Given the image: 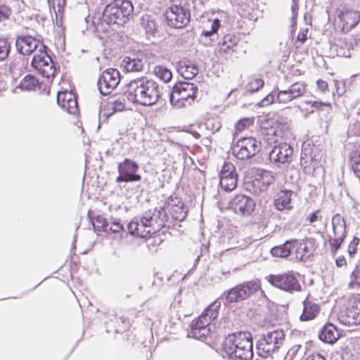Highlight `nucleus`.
<instances>
[{"label": "nucleus", "instance_id": "nucleus-10", "mask_svg": "<svg viewBox=\"0 0 360 360\" xmlns=\"http://www.w3.org/2000/svg\"><path fill=\"white\" fill-rule=\"evenodd\" d=\"M321 149L311 141H305L302 144L300 165L304 172L310 174L314 170L321 158Z\"/></svg>", "mask_w": 360, "mask_h": 360}, {"label": "nucleus", "instance_id": "nucleus-3", "mask_svg": "<svg viewBox=\"0 0 360 360\" xmlns=\"http://www.w3.org/2000/svg\"><path fill=\"white\" fill-rule=\"evenodd\" d=\"M134 11V6L129 0H114L107 4L102 15L94 20L98 32H107L110 25H123Z\"/></svg>", "mask_w": 360, "mask_h": 360}, {"label": "nucleus", "instance_id": "nucleus-46", "mask_svg": "<svg viewBox=\"0 0 360 360\" xmlns=\"http://www.w3.org/2000/svg\"><path fill=\"white\" fill-rule=\"evenodd\" d=\"M264 84V82L263 79L260 78H255L248 83L245 88L247 91H250V93H254L263 87Z\"/></svg>", "mask_w": 360, "mask_h": 360}, {"label": "nucleus", "instance_id": "nucleus-17", "mask_svg": "<svg viewBox=\"0 0 360 360\" xmlns=\"http://www.w3.org/2000/svg\"><path fill=\"white\" fill-rule=\"evenodd\" d=\"M15 45L18 51L23 56L30 55L34 51H37V49H41V50L47 49V46L39 40L31 36H20L17 37Z\"/></svg>", "mask_w": 360, "mask_h": 360}, {"label": "nucleus", "instance_id": "nucleus-43", "mask_svg": "<svg viewBox=\"0 0 360 360\" xmlns=\"http://www.w3.org/2000/svg\"><path fill=\"white\" fill-rule=\"evenodd\" d=\"M92 224L96 231H107L108 230L109 221L100 215L93 219Z\"/></svg>", "mask_w": 360, "mask_h": 360}, {"label": "nucleus", "instance_id": "nucleus-42", "mask_svg": "<svg viewBox=\"0 0 360 360\" xmlns=\"http://www.w3.org/2000/svg\"><path fill=\"white\" fill-rule=\"evenodd\" d=\"M237 176L235 166L231 162H224L220 172V179Z\"/></svg>", "mask_w": 360, "mask_h": 360}, {"label": "nucleus", "instance_id": "nucleus-50", "mask_svg": "<svg viewBox=\"0 0 360 360\" xmlns=\"http://www.w3.org/2000/svg\"><path fill=\"white\" fill-rule=\"evenodd\" d=\"M11 15L12 10L8 6L5 4L0 6V23L4 25Z\"/></svg>", "mask_w": 360, "mask_h": 360}, {"label": "nucleus", "instance_id": "nucleus-37", "mask_svg": "<svg viewBox=\"0 0 360 360\" xmlns=\"http://www.w3.org/2000/svg\"><path fill=\"white\" fill-rule=\"evenodd\" d=\"M294 100L302 96L306 92V84L303 82H297L288 88Z\"/></svg>", "mask_w": 360, "mask_h": 360}, {"label": "nucleus", "instance_id": "nucleus-16", "mask_svg": "<svg viewBox=\"0 0 360 360\" xmlns=\"http://www.w3.org/2000/svg\"><path fill=\"white\" fill-rule=\"evenodd\" d=\"M229 207L237 214L249 216L255 209V202L250 196L238 194L230 200Z\"/></svg>", "mask_w": 360, "mask_h": 360}, {"label": "nucleus", "instance_id": "nucleus-23", "mask_svg": "<svg viewBox=\"0 0 360 360\" xmlns=\"http://www.w3.org/2000/svg\"><path fill=\"white\" fill-rule=\"evenodd\" d=\"M293 100V96H291L288 89L281 90L269 94L259 103V105L264 107L276 102L287 104Z\"/></svg>", "mask_w": 360, "mask_h": 360}, {"label": "nucleus", "instance_id": "nucleus-9", "mask_svg": "<svg viewBox=\"0 0 360 360\" xmlns=\"http://www.w3.org/2000/svg\"><path fill=\"white\" fill-rule=\"evenodd\" d=\"M297 275V274L293 271H288L283 274H270L266 277V279L274 287L293 293L302 290V285Z\"/></svg>", "mask_w": 360, "mask_h": 360}, {"label": "nucleus", "instance_id": "nucleus-34", "mask_svg": "<svg viewBox=\"0 0 360 360\" xmlns=\"http://www.w3.org/2000/svg\"><path fill=\"white\" fill-rule=\"evenodd\" d=\"M39 84L38 79L34 76L27 75L20 81L18 87L22 90L32 91L34 90Z\"/></svg>", "mask_w": 360, "mask_h": 360}, {"label": "nucleus", "instance_id": "nucleus-64", "mask_svg": "<svg viewBox=\"0 0 360 360\" xmlns=\"http://www.w3.org/2000/svg\"><path fill=\"white\" fill-rule=\"evenodd\" d=\"M214 34H215V33L211 32V29L210 30H203V31L202 32V35H203L206 37H210L213 36Z\"/></svg>", "mask_w": 360, "mask_h": 360}, {"label": "nucleus", "instance_id": "nucleus-6", "mask_svg": "<svg viewBox=\"0 0 360 360\" xmlns=\"http://www.w3.org/2000/svg\"><path fill=\"white\" fill-rule=\"evenodd\" d=\"M260 283L257 280L243 282L224 291L220 299L225 300L224 304L240 302L260 290Z\"/></svg>", "mask_w": 360, "mask_h": 360}, {"label": "nucleus", "instance_id": "nucleus-59", "mask_svg": "<svg viewBox=\"0 0 360 360\" xmlns=\"http://www.w3.org/2000/svg\"><path fill=\"white\" fill-rule=\"evenodd\" d=\"M336 87V92L339 96L342 95L345 92L344 84L338 81H334Z\"/></svg>", "mask_w": 360, "mask_h": 360}, {"label": "nucleus", "instance_id": "nucleus-44", "mask_svg": "<svg viewBox=\"0 0 360 360\" xmlns=\"http://www.w3.org/2000/svg\"><path fill=\"white\" fill-rule=\"evenodd\" d=\"M350 167L352 171L357 175L360 172V152L352 151L350 154Z\"/></svg>", "mask_w": 360, "mask_h": 360}, {"label": "nucleus", "instance_id": "nucleus-49", "mask_svg": "<svg viewBox=\"0 0 360 360\" xmlns=\"http://www.w3.org/2000/svg\"><path fill=\"white\" fill-rule=\"evenodd\" d=\"M360 239L354 236L352 240L348 245L347 252L350 259H353L355 257L357 254L358 245H359Z\"/></svg>", "mask_w": 360, "mask_h": 360}, {"label": "nucleus", "instance_id": "nucleus-48", "mask_svg": "<svg viewBox=\"0 0 360 360\" xmlns=\"http://www.w3.org/2000/svg\"><path fill=\"white\" fill-rule=\"evenodd\" d=\"M11 46L6 39L0 38V60H3L7 58Z\"/></svg>", "mask_w": 360, "mask_h": 360}, {"label": "nucleus", "instance_id": "nucleus-41", "mask_svg": "<svg viewBox=\"0 0 360 360\" xmlns=\"http://www.w3.org/2000/svg\"><path fill=\"white\" fill-rule=\"evenodd\" d=\"M108 108L109 110H111L110 114H113L116 112L122 111L125 108V102L123 98H118L117 99H112L108 103Z\"/></svg>", "mask_w": 360, "mask_h": 360}, {"label": "nucleus", "instance_id": "nucleus-60", "mask_svg": "<svg viewBox=\"0 0 360 360\" xmlns=\"http://www.w3.org/2000/svg\"><path fill=\"white\" fill-rule=\"evenodd\" d=\"M335 264L338 267H342L347 265L346 259L344 256L340 255L335 259Z\"/></svg>", "mask_w": 360, "mask_h": 360}, {"label": "nucleus", "instance_id": "nucleus-53", "mask_svg": "<svg viewBox=\"0 0 360 360\" xmlns=\"http://www.w3.org/2000/svg\"><path fill=\"white\" fill-rule=\"evenodd\" d=\"M108 229L112 233H118L124 229V226L119 220H113L109 222Z\"/></svg>", "mask_w": 360, "mask_h": 360}, {"label": "nucleus", "instance_id": "nucleus-51", "mask_svg": "<svg viewBox=\"0 0 360 360\" xmlns=\"http://www.w3.org/2000/svg\"><path fill=\"white\" fill-rule=\"evenodd\" d=\"M252 124V120L250 118H243L240 120L236 124V129L238 131H242L245 129Z\"/></svg>", "mask_w": 360, "mask_h": 360}, {"label": "nucleus", "instance_id": "nucleus-32", "mask_svg": "<svg viewBox=\"0 0 360 360\" xmlns=\"http://www.w3.org/2000/svg\"><path fill=\"white\" fill-rule=\"evenodd\" d=\"M239 39L233 34H227L224 36L221 41L219 42L220 51L228 53L229 50L233 48L238 43Z\"/></svg>", "mask_w": 360, "mask_h": 360}, {"label": "nucleus", "instance_id": "nucleus-29", "mask_svg": "<svg viewBox=\"0 0 360 360\" xmlns=\"http://www.w3.org/2000/svg\"><path fill=\"white\" fill-rule=\"evenodd\" d=\"M63 94H58L57 95V103L64 110H65L68 113L74 115L78 110L77 102L75 98V96L69 94V98L65 100V95L64 98H62Z\"/></svg>", "mask_w": 360, "mask_h": 360}, {"label": "nucleus", "instance_id": "nucleus-36", "mask_svg": "<svg viewBox=\"0 0 360 360\" xmlns=\"http://www.w3.org/2000/svg\"><path fill=\"white\" fill-rule=\"evenodd\" d=\"M189 335L199 340L205 341L212 335L211 327L192 328Z\"/></svg>", "mask_w": 360, "mask_h": 360}, {"label": "nucleus", "instance_id": "nucleus-27", "mask_svg": "<svg viewBox=\"0 0 360 360\" xmlns=\"http://www.w3.org/2000/svg\"><path fill=\"white\" fill-rule=\"evenodd\" d=\"M293 251L295 254V259L301 262H307L314 255L313 250H310L307 243L304 240H292Z\"/></svg>", "mask_w": 360, "mask_h": 360}, {"label": "nucleus", "instance_id": "nucleus-35", "mask_svg": "<svg viewBox=\"0 0 360 360\" xmlns=\"http://www.w3.org/2000/svg\"><path fill=\"white\" fill-rule=\"evenodd\" d=\"M220 307L221 302L218 300H216L209 305V307L203 311L202 314L205 315L207 319H210V322H212L217 318Z\"/></svg>", "mask_w": 360, "mask_h": 360}, {"label": "nucleus", "instance_id": "nucleus-8", "mask_svg": "<svg viewBox=\"0 0 360 360\" xmlns=\"http://www.w3.org/2000/svg\"><path fill=\"white\" fill-rule=\"evenodd\" d=\"M260 150L261 143L252 136L240 138L231 146L232 155L240 160L252 158Z\"/></svg>", "mask_w": 360, "mask_h": 360}, {"label": "nucleus", "instance_id": "nucleus-22", "mask_svg": "<svg viewBox=\"0 0 360 360\" xmlns=\"http://www.w3.org/2000/svg\"><path fill=\"white\" fill-rule=\"evenodd\" d=\"M243 331L229 334L223 342V351L230 359H233L239 347Z\"/></svg>", "mask_w": 360, "mask_h": 360}, {"label": "nucleus", "instance_id": "nucleus-4", "mask_svg": "<svg viewBox=\"0 0 360 360\" xmlns=\"http://www.w3.org/2000/svg\"><path fill=\"white\" fill-rule=\"evenodd\" d=\"M198 88L192 82L179 81L169 94L171 105L176 108L191 105L197 98Z\"/></svg>", "mask_w": 360, "mask_h": 360}, {"label": "nucleus", "instance_id": "nucleus-40", "mask_svg": "<svg viewBox=\"0 0 360 360\" xmlns=\"http://www.w3.org/2000/svg\"><path fill=\"white\" fill-rule=\"evenodd\" d=\"M257 180L261 182L263 186L266 188L268 186L274 183V175L272 172L262 169L260 173L257 174Z\"/></svg>", "mask_w": 360, "mask_h": 360}, {"label": "nucleus", "instance_id": "nucleus-54", "mask_svg": "<svg viewBox=\"0 0 360 360\" xmlns=\"http://www.w3.org/2000/svg\"><path fill=\"white\" fill-rule=\"evenodd\" d=\"M290 127V123L287 119L281 118L276 122V128H279L281 131L288 130Z\"/></svg>", "mask_w": 360, "mask_h": 360}, {"label": "nucleus", "instance_id": "nucleus-11", "mask_svg": "<svg viewBox=\"0 0 360 360\" xmlns=\"http://www.w3.org/2000/svg\"><path fill=\"white\" fill-rule=\"evenodd\" d=\"M47 49H38L31 61V66L37 70L44 77H54L56 72V65L47 53Z\"/></svg>", "mask_w": 360, "mask_h": 360}, {"label": "nucleus", "instance_id": "nucleus-61", "mask_svg": "<svg viewBox=\"0 0 360 360\" xmlns=\"http://www.w3.org/2000/svg\"><path fill=\"white\" fill-rule=\"evenodd\" d=\"M319 89L324 92L328 89V83L322 79H319L316 82Z\"/></svg>", "mask_w": 360, "mask_h": 360}, {"label": "nucleus", "instance_id": "nucleus-57", "mask_svg": "<svg viewBox=\"0 0 360 360\" xmlns=\"http://www.w3.org/2000/svg\"><path fill=\"white\" fill-rule=\"evenodd\" d=\"M305 360H327L326 358L320 353H313L307 356Z\"/></svg>", "mask_w": 360, "mask_h": 360}, {"label": "nucleus", "instance_id": "nucleus-15", "mask_svg": "<svg viewBox=\"0 0 360 360\" xmlns=\"http://www.w3.org/2000/svg\"><path fill=\"white\" fill-rule=\"evenodd\" d=\"M293 148L287 143L275 146L269 153L270 161L280 167L281 165L289 164L292 159Z\"/></svg>", "mask_w": 360, "mask_h": 360}, {"label": "nucleus", "instance_id": "nucleus-52", "mask_svg": "<svg viewBox=\"0 0 360 360\" xmlns=\"http://www.w3.org/2000/svg\"><path fill=\"white\" fill-rule=\"evenodd\" d=\"M205 127L207 130H210L212 131V133H214L216 131H218L219 129L221 128V124L219 122L216 121L214 120H208L205 123Z\"/></svg>", "mask_w": 360, "mask_h": 360}, {"label": "nucleus", "instance_id": "nucleus-21", "mask_svg": "<svg viewBox=\"0 0 360 360\" xmlns=\"http://www.w3.org/2000/svg\"><path fill=\"white\" fill-rule=\"evenodd\" d=\"M360 42V39H359ZM358 44L356 39L353 37L340 38L333 45L332 49L336 51L337 56L340 57L349 58L354 46Z\"/></svg>", "mask_w": 360, "mask_h": 360}, {"label": "nucleus", "instance_id": "nucleus-12", "mask_svg": "<svg viewBox=\"0 0 360 360\" xmlns=\"http://www.w3.org/2000/svg\"><path fill=\"white\" fill-rule=\"evenodd\" d=\"M139 170V165L135 161L125 158L123 162L118 164L119 175L115 181L117 183L139 181L141 179V176L138 174Z\"/></svg>", "mask_w": 360, "mask_h": 360}, {"label": "nucleus", "instance_id": "nucleus-26", "mask_svg": "<svg viewBox=\"0 0 360 360\" xmlns=\"http://www.w3.org/2000/svg\"><path fill=\"white\" fill-rule=\"evenodd\" d=\"M318 336L323 342L333 345L340 338V335L333 323H327L319 330Z\"/></svg>", "mask_w": 360, "mask_h": 360}, {"label": "nucleus", "instance_id": "nucleus-33", "mask_svg": "<svg viewBox=\"0 0 360 360\" xmlns=\"http://www.w3.org/2000/svg\"><path fill=\"white\" fill-rule=\"evenodd\" d=\"M141 25L146 34L155 35L157 30L155 17L150 15H144L141 19Z\"/></svg>", "mask_w": 360, "mask_h": 360}, {"label": "nucleus", "instance_id": "nucleus-19", "mask_svg": "<svg viewBox=\"0 0 360 360\" xmlns=\"http://www.w3.org/2000/svg\"><path fill=\"white\" fill-rule=\"evenodd\" d=\"M338 18L342 32L347 33L360 22V11L352 9L342 10L338 14Z\"/></svg>", "mask_w": 360, "mask_h": 360}, {"label": "nucleus", "instance_id": "nucleus-45", "mask_svg": "<svg viewBox=\"0 0 360 360\" xmlns=\"http://www.w3.org/2000/svg\"><path fill=\"white\" fill-rule=\"evenodd\" d=\"M219 184L224 191H231L237 186V177H229L228 179H220Z\"/></svg>", "mask_w": 360, "mask_h": 360}, {"label": "nucleus", "instance_id": "nucleus-31", "mask_svg": "<svg viewBox=\"0 0 360 360\" xmlns=\"http://www.w3.org/2000/svg\"><path fill=\"white\" fill-rule=\"evenodd\" d=\"M292 251V240H290L285 241L283 245L272 248L271 253L274 257H287Z\"/></svg>", "mask_w": 360, "mask_h": 360}, {"label": "nucleus", "instance_id": "nucleus-56", "mask_svg": "<svg viewBox=\"0 0 360 360\" xmlns=\"http://www.w3.org/2000/svg\"><path fill=\"white\" fill-rule=\"evenodd\" d=\"M308 31V28L301 29L297 34V40L304 44L307 39Z\"/></svg>", "mask_w": 360, "mask_h": 360}, {"label": "nucleus", "instance_id": "nucleus-1", "mask_svg": "<svg viewBox=\"0 0 360 360\" xmlns=\"http://www.w3.org/2000/svg\"><path fill=\"white\" fill-rule=\"evenodd\" d=\"M162 90V87L155 80L141 77L128 83L124 95L133 103L151 106L160 98Z\"/></svg>", "mask_w": 360, "mask_h": 360}, {"label": "nucleus", "instance_id": "nucleus-62", "mask_svg": "<svg viewBox=\"0 0 360 360\" xmlns=\"http://www.w3.org/2000/svg\"><path fill=\"white\" fill-rule=\"evenodd\" d=\"M311 106L313 108H316V109H321L322 107L330 108V105L329 103H323V102H319V101H314L312 103V105Z\"/></svg>", "mask_w": 360, "mask_h": 360}, {"label": "nucleus", "instance_id": "nucleus-58", "mask_svg": "<svg viewBox=\"0 0 360 360\" xmlns=\"http://www.w3.org/2000/svg\"><path fill=\"white\" fill-rule=\"evenodd\" d=\"M220 26H221L220 20L218 18H215L212 22L211 32L217 34Z\"/></svg>", "mask_w": 360, "mask_h": 360}, {"label": "nucleus", "instance_id": "nucleus-13", "mask_svg": "<svg viewBox=\"0 0 360 360\" xmlns=\"http://www.w3.org/2000/svg\"><path fill=\"white\" fill-rule=\"evenodd\" d=\"M120 74L115 68H108L100 75L97 85L100 93L106 96L110 94L120 84Z\"/></svg>", "mask_w": 360, "mask_h": 360}, {"label": "nucleus", "instance_id": "nucleus-63", "mask_svg": "<svg viewBox=\"0 0 360 360\" xmlns=\"http://www.w3.org/2000/svg\"><path fill=\"white\" fill-rule=\"evenodd\" d=\"M319 212V210H316L311 213L307 219L306 221H309V223H314L317 221L318 219V213Z\"/></svg>", "mask_w": 360, "mask_h": 360}, {"label": "nucleus", "instance_id": "nucleus-5", "mask_svg": "<svg viewBox=\"0 0 360 360\" xmlns=\"http://www.w3.org/2000/svg\"><path fill=\"white\" fill-rule=\"evenodd\" d=\"M190 7L188 0H172L165 13L168 25L177 29L186 27L191 20Z\"/></svg>", "mask_w": 360, "mask_h": 360}, {"label": "nucleus", "instance_id": "nucleus-18", "mask_svg": "<svg viewBox=\"0 0 360 360\" xmlns=\"http://www.w3.org/2000/svg\"><path fill=\"white\" fill-rule=\"evenodd\" d=\"M344 325L351 326L360 323V299H354L338 318Z\"/></svg>", "mask_w": 360, "mask_h": 360}, {"label": "nucleus", "instance_id": "nucleus-39", "mask_svg": "<svg viewBox=\"0 0 360 360\" xmlns=\"http://www.w3.org/2000/svg\"><path fill=\"white\" fill-rule=\"evenodd\" d=\"M153 73L164 82H168L172 78V72L165 66H155L153 70Z\"/></svg>", "mask_w": 360, "mask_h": 360}, {"label": "nucleus", "instance_id": "nucleus-20", "mask_svg": "<svg viewBox=\"0 0 360 360\" xmlns=\"http://www.w3.org/2000/svg\"><path fill=\"white\" fill-rule=\"evenodd\" d=\"M253 343L252 334L244 332L234 359L251 360L253 358Z\"/></svg>", "mask_w": 360, "mask_h": 360}, {"label": "nucleus", "instance_id": "nucleus-30", "mask_svg": "<svg viewBox=\"0 0 360 360\" xmlns=\"http://www.w3.org/2000/svg\"><path fill=\"white\" fill-rule=\"evenodd\" d=\"M121 66L127 72H139L143 69V62L141 59L127 56L124 58Z\"/></svg>", "mask_w": 360, "mask_h": 360}, {"label": "nucleus", "instance_id": "nucleus-2", "mask_svg": "<svg viewBox=\"0 0 360 360\" xmlns=\"http://www.w3.org/2000/svg\"><path fill=\"white\" fill-rule=\"evenodd\" d=\"M168 215L164 207L150 209L132 219L127 226L129 233L136 237L147 238L165 226Z\"/></svg>", "mask_w": 360, "mask_h": 360}, {"label": "nucleus", "instance_id": "nucleus-7", "mask_svg": "<svg viewBox=\"0 0 360 360\" xmlns=\"http://www.w3.org/2000/svg\"><path fill=\"white\" fill-rule=\"evenodd\" d=\"M284 338L282 330H274L263 334L256 343L257 354L262 358L271 356L283 345Z\"/></svg>", "mask_w": 360, "mask_h": 360}, {"label": "nucleus", "instance_id": "nucleus-14", "mask_svg": "<svg viewBox=\"0 0 360 360\" xmlns=\"http://www.w3.org/2000/svg\"><path fill=\"white\" fill-rule=\"evenodd\" d=\"M332 226L334 238L328 240L331 252L335 255L340 248L346 237V223L344 218L336 214L332 219Z\"/></svg>", "mask_w": 360, "mask_h": 360}, {"label": "nucleus", "instance_id": "nucleus-24", "mask_svg": "<svg viewBox=\"0 0 360 360\" xmlns=\"http://www.w3.org/2000/svg\"><path fill=\"white\" fill-rule=\"evenodd\" d=\"M176 70L186 79L194 78L199 72L198 65L186 58L179 60L176 63Z\"/></svg>", "mask_w": 360, "mask_h": 360}, {"label": "nucleus", "instance_id": "nucleus-55", "mask_svg": "<svg viewBox=\"0 0 360 360\" xmlns=\"http://www.w3.org/2000/svg\"><path fill=\"white\" fill-rule=\"evenodd\" d=\"M298 0H292L291 5V11H292V25H294L296 22V19L297 16V11H298Z\"/></svg>", "mask_w": 360, "mask_h": 360}, {"label": "nucleus", "instance_id": "nucleus-38", "mask_svg": "<svg viewBox=\"0 0 360 360\" xmlns=\"http://www.w3.org/2000/svg\"><path fill=\"white\" fill-rule=\"evenodd\" d=\"M169 210L174 220L181 221L186 217L187 210L183 204L172 205Z\"/></svg>", "mask_w": 360, "mask_h": 360}, {"label": "nucleus", "instance_id": "nucleus-25", "mask_svg": "<svg viewBox=\"0 0 360 360\" xmlns=\"http://www.w3.org/2000/svg\"><path fill=\"white\" fill-rule=\"evenodd\" d=\"M295 193L291 190L283 189L278 192L275 197L274 205L278 211L290 210L292 208V197Z\"/></svg>", "mask_w": 360, "mask_h": 360}, {"label": "nucleus", "instance_id": "nucleus-47", "mask_svg": "<svg viewBox=\"0 0 360 360\" xmlns=\"http://www.w3.org/2000/svg\"><path fill=\"white\" fill-rule=\"evenodd\" d=\"M191 328H206V327H211V322L210 319H207V317L205 316V315L201 314L196 321H193L191 323Z\"/></svg>", "mask_w": 360, "mask_h": 360}, {"label": "nucleus", "instance_id": "nucleus-28", "mask_svg": "<svg viewBox=\"0 0 360 360\" xmlns=\"http://www.w3.org/2000/svg\"><path fill=\"white\" fill-rule=\"evenodd\" d=\"M303 311L300 316L301 321H308L314 319L320 312V306L306 298L302 302Z\"/></svg>", "mask_w": 360, "mask_h": 360}]
</instances>
